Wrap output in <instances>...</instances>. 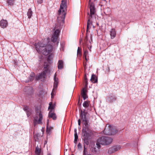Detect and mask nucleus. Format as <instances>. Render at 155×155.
<instances>
[{
  "instance_id": "obj_1",
  "label": "nucleus",
  "mask_w": 155,
  "mask_h": 155,
  "mask_svg": "<svg viewBox=\"0 0 155 155\" xmlns=\"http://www.w3.org/2000/svg\"><path fill=\"white\" fill-rule=\"evenodd\" d=\"M35 46L38 52L41 51L45 55L50 54L53 50L52 46L48 43L45 44L43 42H38L35 43Z\"/></svg>"
},
{
  "instance_id": "obj_2",
  "label": "nucleus",
  "mask_w": 155,
  "mask_h": 155,
  "mask_svg": "<svg viewBox=\"0 0 155 155\" xmlns=\"http://www.w3.org/2000/svg\"><path fill=\"white\" fill-rule=\"evenodd\" d=\"M67 3L65 0L61 1L60 8L58 11V16L57 17L58 24L60 25H63L64 23V20L66 14L65 11L67 10Z\"/></svg>"
},
{
  "instance_id": "obj_3",
  "label": "nucleus",
  "mask_w": 155,
  "mask_h": 155,
  "mask_svg": "<svg viewBox=\"0 0 155 155\" xmlns=\"http://www.w3.org/2000/svg\"><path fill=\"white\" fill-rule=\"evenodd\" d=\"M89 5L90 10V15H89L87 22V32L88 31L89 26L90 24L93 25V28L95 27L93 24L94 22L95 23L96 22V25H97L95 16L96 10L95 5L94 3L91 2V0H89Z\"/></svg>"
},
{
  "instance_id": "obj_4",
  "label": "nucleus",
  "mask_w": 155,
  "mask_h": 155,
  "mask_svg": "<svg viewBox=\"0 0 155 155\" xmlns=\"http://www.w3.org/2000/svg\"><path fill=\"white\" fill-rule=\"evenodd\" d=\"M112 139L108 137L103 136L97 139V148L99 149L101 147L100 144L103 145H109L111 143Z\"/></svg>"
},
{
  "instance_id": "obj_5",
  "label": "nucleus",
  "mask_w": 155,
  "mask_h": 155,
  "mask_svg": "<svg viewBox=\"0 0 155 155\" xmlns=\"http://www.w3.org/2000/svg\"><path fill=\"white\" fill-rule=\"evenodd\" d=\"M117 130L114 127L107 124L104 130V134L106 135H113L116 134L117 132Z\"/></svg>"
},
{
  "instance_id": "obj_6",
  "label": "nucleus",
  "mask_w": 155,
  "mask_h": 155,
  "mask_svg": "<svg viewBox=\"0 0 155 155\" xmlns=\"http://www.w3.org/2000/svg\"><path fill=\"white\" fill-rule=\"evenodd\" d=\"M38 109H37V110H35V112L37 115H39V118L38 120V117L37 116H35L34 117L33 125L34 127H35L37 124H42V120L43 118L41 110L38 111Z\"/></svg>"
},
{
  "instance_id": "obj_7",
  "label": "nucleus",
  "mask_w": 155,
  "mask_h": 155,
  "mask_svg": "<svg viewBox=\"0 0 155 155\" xmlns=\"http://www.w3.org/2000/svg\"><path fill=\"white\" fill-rule=\"evenodd\" d=\"M90 132L88 126H83L82 132V135L85 136L87 135H89V132Z\"/></svg>"
},
{
  "instance_id": "obj_8",
  "label": "nucleus",
  "mask_w": 155,
  "mask_h": 155,
  "mask_svg": "<svg viewBox=\"0 0 155 155\" xmlns=\"http://www.w3.org/2000/svg\"><path fill=\"white\" fill-rule=\"evenodd\" d=\"M120 149V145H117L116 146H114L113 147L110 149L108 151V153L110 154L111 153H113Z\"/></svg>"
},
{
  "instance_id": "obj_9",
  "label": "nucleus",
  "mask_w": 155,
  "mask_h": 155,
  "mask_svg": "<svg viewBox=\"0 0 155 155\" xmlns=\"http://www.w3.org/2000/svg\"><path fill=\"white\" fill-rule=\"evenodd\" d=\"M48 117L49 118H52L54 120L57 119V116L54 112H53L51 110H50L49 114Z\"/></svg>"
},
{
  "instance_id": "obj_10",
  "label": "nucleus",
  "mask_w": 155,
  "mask_h": 155,
  "mask_svg": "<svg viewBox=\"0 0 155 155\" xmlns=\"http://www.w3.org/2000/svg\"><path fill=\"white\" fill-rule=\"evenodd\" d=\"M91 152L93 153H96L97 151V150L95 143L94 142H92L91 143Z\"/></svg>"
},
{
  "instance_id": "obj_11",
  "label": "nucleus",
  "mask_w": 155,
  "mask_h": 155,
  "mask_svg": "<svg viewBox=\"0 0 155 155\" xmlns=\"http://www.w3.org/2000/svg\"><path fill=\"white\" fill-rule=\"evenodd\" d=\"M8 25V22L6 20H2L0 21V26L2 28H4Z\"/></svg>"
},
{
  "instance_id": "obj_12",
  "label": "nucleus",
  "mask_w": 155,
  "mask_h": 155,
  "mask_svg": "<svg viewBox=\"0 0 155 155\" xmlns=\"http://www.w3.org/2000/svg\"><path fill=\"white\" fill-rule=\"evenodd\" d=\"M89 135H87L85 136H83L84 137L83 140L84 141V144L88 145L89 144Z\"/></svg>"
},
{
  "instance_id": "obj_13",
  "label": "nucleus",
  "mask_w": 155,
  "mask_h": 155,
  "mask_svg": "<svg viewBox=\"0 0 155 155\" xmlns=\"http://www.w3.org/2000/svg\"><path fill=\"white\" fill-rule=\"evenodd\" d=\"M46 76L42 72L39 75L37 76H35V80L36 81H38L42 78H45L46 77Z\"/></svg>"
},
{
  "instance_id": "obj_14",
  "label": "nucleus",
  "mask_w": 155,
  "mask_h": 155,
  "mask_svg": "<svg viewBox=\"0 0 155 155\" xmlns=\"http://www.w3.org/2000/svg\"><path fill=\"white\" fill-rule=\"evenodd\" d=\"M35 77V74L34 72H32L30 76L29 77L28 80L27 81L25 82H28L29 81H32L34 79Z\"/></svg>"
},
{
  "instance_id": "obj_15",
  "label": "nucleus",
  "mask_w": 155,
  "mask_h": 155,
  "mask_svg": "<svg viewBox=\"0 0 155 155\" xmlns=\"http://www.w3.org/2000/svg\"><path fill=\"white\" fill-rule=\"evenodd\" d=\"M80 116L81 118L83 120L84 119H87L86 118V113L84 111H83L82 110H80Z\"/></svg>"
},
{
  "instance_id": "obj_16",
  "label": "nucleus",
  "mask_w": 155,
  "mask_h": 155,
  "mask_svg": "<svg viewBox=\"0 0 155 155\" xmlns=\"http://www.w3.org/2000/svg\"><path fill=\"white\" fill-rule=\"evenodd\" d=\"M49 120H47V121L46 124V131L47 133L50 134L51 130L53 129V127H48Z\"/></svg>"
},
{
  "instance_id": "obj_17",
  "label": "nucleus",
  "mask_w": 155,
  "mask_h": 155,
  "mask_svg": "<svg viewBox=\"0 0 155 155\" xmlns=\"http://www.w3.org/2000/svg\"><path fill=\"white\" fill-rule=\"evenodd\" d=\"M64 67L63 61L61 60H59L58 63V68L59 69H62Z\"/></svg>"
},
{
  "instance_id": "obj_18",
  "label": "nucleus",
  "mask_w": 155,
  "mask_h": 155,
  "mask_svg": "<svg viewBox=\"0 0 155 155\" xmlns=\"http://www.w3.org/2000/svg\"><path fill=\"white\" fill-rule=\"evenodd\" d=\"M110 35L111 36V39H113L115 37L116 35V32L115 30L114 29H112L110 32Z\"/></svg>"
},
{
  "instance_id": "obj_19",
  "label": "nucleus",
  "mask_w": 155,
  "mask_h": 155,
  "mask_svg": "<svg viewBox=\"0 0 155 155\" xmlns=\"http://www.w3.org/2000/svg\"><path fill=\"white\" fill-rule=\"evenodd\" d=\"M91 81L93 83L97 82V76L95 74H93L91 75Z\"/></svg>"
},
{
  "instance_id": "obj_20",
  "label": "nucleus",
  "mask_w": 155,
  "mask_h": 155,
  "mask_svg": "<svg viewBox=\"0 0 155 155\" xmlns=\"http://www.w3.org/2000/svg\"><path fill=\"white\" fill-rule=\"evenodd\" d=\"M32 14L33 12L31 10V8H29L27 13L28 18L29 19H30L31 18Z\"/></svg>"
},
{
  "instance_id": "obj_21",
  "label": "nucleus",
  "mask_w": 155,
  "mask_h": 155,
  "mask_svg": "<svg viewBox=\"0 0 155 155\" xmlns=\"http://www.w3.org/2000/svg\"><path fill=\"white\" fill-rule=\"evenodd\" d=\"M87 54L88 51L87 50H85L84 48V58L86 61H87Z\"/></svg>"
},
{
  "instance_id": "obj_22",
  "label": "nucleus",
  "mask_w": 155,
  "mask_h": 155,
  "mask_svg": "<svg viewBox=\"0 0 155 155\" xmlns=\"http://www.w3.org/2000/svg\"><path fill=\"white\" fill-rule=\"evenodd\" d=\"M58 38L57 36L53 35L51 38V41L54 43L56 42Z\"/></svg>"
},
{
  "instance_id": "obj_23",
  "label": "nucleus",
  "mask_w": 155,
  "mask_h": 155,
  "mask_svg": "<svg viewBox=\"0 0 155 155\" xmlns=\"http://www.w3.org/2000/svg\"><path fill=\"white\" fill-rule=\"evenodd\" d=\"M35 153L37 155H40L41 153V150L38 147L36 148Z\"/></svg>"
},
{
  "instance_id": "obj_24",
  "label": "nucleus",
  "mask_w": 155,
  "mask_h": 155,
  "mask_svg": "<svg viewBox=\"0 0 155 155\" xmlns=\"http://www.w3.org/2000/svg\"><path fill=\"white\" fill-rule=\"evenodd\" d=\"M15 0H7V2L8 5H13L14 4V2Z\"/></svg>"
},
{
  "instance_id": "obj_25",
  "label": "nucleus",
  "mask_w": 155,
  "mask_h": 155,
  "mask_svg": "<svg viewBox=\"0 0 155 155\" xmlns=\"http://www.w3.org/2000/svg\"><path fill=\"white\" fill-rule=\"evenodd\" d=\"M110 12L111 10L110 8H107L105 9L104 12L106 15H108L110 13Z\"/></svg>"
},
{
  "instance_id": "obj_26",
  "label": "nucleus",
  "mask_w": 155,
  "mask_h": 155,
  "mask_svg": "<svg viewBox=\"0 0 155 155\" xmlns=\"http://www.w3.org/2000/svg\"><path fill=\"white\" fill-rule=\"evenodd\" d=\"M49 106L48 107V109H51L50 110H51L52 111V110L54 108V105L53 104L52 102H51L49 103Z\"/></svg>"
},
{
  "instance_id": "obj_27",
  "label": "nucleus",
  "mask_w": 155,
  "mask_h": 155,
  "mask_svg": "<svg viewBox=\"0 0 155 155\" xmlns=\"http://www.w3.org/2000/svg\"><path fill=\"white\" fill-rule=\"evenodd\" d=\"M86 44L87 45V48H88L91 51V42L90 41H88L87 40L86 41Z\"/></svg>"
},
{
  "instance_id": "obj_28",
  "label": "nucleus",
  "mask_w": 155,
  "mask_h": 155,
  "mask_svg": "<svg viewBox=\"0 0 155 155\" xmlns=\"http://www.w3.org/2000/svg\"><path fill=\"white\" fill-rule=\"evenodd\" d=\"M116 99L115 97L113 95L110 96L109 99V100L110 102H113V101L116 100Z\"/></svg>"
},
{
  "instance_id": "obj_29",
  "label": "nucleus",
  "mask_w": 155,
  "mask_h": 155,
  "mask_svg": "<svg viewBox=\"0 0 155 155\" xmlns=\"http://www.w3.org/2000/svg\"><path fill=\"white\" fill-rule=\"evenodd\" d=\"M60 32V30L58 29H57L55 31L53 35L58 37L59 35V33Z\"/></svg>"
},
{
  "instance_id": "obj_30",
  "label": "nucleus",
  "mask_w": 155,
  "mask_h": 155,
  "mask_svg": "<svg viewBox=\"0 0 155 155\" xmlns=\"http://www.w3.org/2000/svg\"><path fill=\"white\" fill-rule=\"evenodd\" d=\"M83 106L85 107H87L89 106L88 103L87 101H85L83 103Z\"/></svg>"
},
{
  "instance_id": "obj_31",
  "label": "nucleus",
  "mask_w": 155,
  "mask_h": 155,
  "mask_svg": "<svg viewBox=\"0 0 155 155\" xmlns=\"http://www.w3.org/2000/svg\"><path fill=\"white\" fill-rule=\"evenodd\" d=\"M81 49L79 47L78 48L77 50V55L79 56H81Z\"/></svg>"
},
{
  "instance_id": "obj_32",
  "label": "nucleus",
  "mask_w": 155,
  "mask_h": 155,
  "mask_svg": "<svg viewBox=\"0 0 155 155\" xmlns=\"http://www.w3.org/2000/svg\"><path fill=\"white\" fill-rule=\"evenodd\" d=\"M83 122L84 126H88V121L87 119H84V120H83Z\"/></svg>"
},
{
  "instance_id": "obj_33",
  "label": "nucleus",
  "mask_w": 155,
  "mask_h": 155,
  "mask_svg": "<svg viewBox=\"0 0 155 155\" xmlns=\"http://www.w3.org/2000/svg\"><path fill=\"white\" fill-rule=\"evenodd\" d=\"M49 64L45 62V64H44V68H49Z\"/></svg>"
},
{
  "instance_id": "obj_34",
  "label": "nucleus",
  "mask_w": 155,
  "mask_h": 155,
  "mask_svg": "<svg viewBox=\"0 0 155 155\" xmlns=\"http://www.w3.org/2000/svg\"><path fill=\"white\" fill-rule=\"evenodd\" d=\"M77 147H78V149L79 150H82V146L81 144V143H78V144L77 146Z\"/></svg>"
},
{
  "instance_id": "obj_35",
  "label": "nucleus",
  "mask_w": 155,
  "mask_h": 155,
  "mask_svg": "<svg viewBox=\"0 0 155 155\" xmlns=\"http://www.w3.org/2000/svg\"><path fill=\"white\" fill-rule=\"evenodd\" d=\"M49 68H44V71L42 72L44 73L46 76V73L48 72Z\"/></svg>"
},
{
  "instance_id": "obj_36",
  "label": "nucleus",
  "mask_w": 155,
  "mask_h": 155,
  "mask_svg": "<svg viewBox=\"0 0 155 155\" xmlns=\"http://www.w3.org/2000/svg\"><path fill=\"white\" fill-rule=\"evenodd\" d=\"M58 82L56 81V82H54V88L53 89V91L54 90V89L58 87Z\"/></svg>"
},
{
  "instance_id": "obj_37",
  "label": "nucleus",
  "mask_w": 155,
  "mask_h": 155,
  "mask_svg": "<svg viewBox=\"0 0 155 155\" xmlns=\"http://www.w3.org/2000/svg\"><path fill=\"white\" fill-rule=\"evenodd\" d=\"M29 107L26 105L23 108L24 110L26 112L29 110Z\"/></svg>"
},
{
  "instance_id": "obj_38",
  "label": "nucleus",
  "mask_w": 155,
  "mask_h": 155,
  "mask_svg": "<svg viewBox=\"0 0 155 155\" xmlns=\"http://www.w3.org/2000/svg\"><path fill=\"white\" fill-rule=\"evenodd\" d=\"M35 137L37 139L39 140V137H41L39 133H37L35 135Z\"/></svg>"
},
{
  "instance_id": "obj_39",
  "label": "nucleus",
  "mask_w": 155,
  "mask_h": 155,
  "mask_svg": "<svg viewBox=\"0 0 155 155\" xmlns=\"http://www.w3.org/2000/svg\"><path fill=\"white\" fill-rule=\"evenodd\" d=\"M82 96L83 97L84 100H85L87 97V96L86 94H82Z\"/></svg>"
},
{
  "instance_id": "obj_40",
  "label": "nucleus",
  "mask_w": 155,
  "mask_h": 155,
  "mask_svg": "<svg viewBox=\"0 0 155 155\" xmlns=\"http://www.w3.org/2000/svg\"><path fill=\"white\" fill-rule=\"evenodd\" d=\"M84 83L85 84V87H84L86 89L87 87V85L88 84V83L87 82V81H84Z\"/></svg>"
},
{
  "instance_id": "obj_41",
  "label": "nucleus",
  "mask_w": 155,
  "mask_h": 155,
  "mask_svg": "<svg viewBox=\"0 0 155 155\" xmlns=\"http://www.w3.org/2000/svg\"><path fill=\"white\" fill-rule=\"evenodd\" d=\"M74 140L75 141L76 140H78V134H74Z\"/></svg>"
},
{
  "instance_id": "obj_42",
  "label": "nucleus",
  "mask_w": 155,
  "mask_h": 155,
  "mask_svg": "<svg viewBox=\"0 0 155 155\" xmlns=\"http://www.w3.org/2000/svg\"><path fill=\"white\" fill-rule=\"evenodd\" d=\"M86 89L84 87L82 90V94H86Z\"/></svg>"
},
{
  "instance_id": "obj_43",
  "label": "nucleus",
  "mask_w": 155,
  "mask_h": 155,
  "mask_svg": "<svg viewBox=\"0 0 155 155\" xmlns=\"http://www.w3.org/2000/svg\"><path fill=\"white\" fill-rule=\"evenodd\" d=\"M26 112V114H27V115L28 117H29V116H30L31 115V113L30 112L29 110L27 111Z\"/></svg>"
},
{
  "instance_id": "obj_44",
  "label": "nucleus",
  "mask_w": 155,
  "mask_h": 155,
  "mask_svg": "<svg viewBox=\"0 0 155 155\" xmlns=\"http://www.w3.org/2000/svg\"><path fill=\"white\" fill-rule=\"evenodd\" d=\"M84 151H83V152H87V148L86 147H85V145L84 144Z\"/></svg>"
},
{
  "instance_id": "obj_45",
  "label": "nucleus",
  "mask_w": 155,
  "mask_h": 155,
  "mask_svg": "<svg viewBox=\"0 0 155 155\" xmlns=\"http://www.w3.org/2000/svg\"><path fill=\"white\" fill-rule=\"evenodd\" d=\"M51 55H49L48 56V57L47 58V61H49L51 60Z\"/></svg>"
},
{
  "instance_id": "obj_46",
  "label": "nucleus",
  "mask_w": 155,
  "mask_h": 155,
  "mask_svg": "<svg viewBox=\"0 0 155 155\" xmlns=\"http://www.w3.org/2000/svg\"><path fill=\"white\" fill-rule=\"evenodd\" d=\"M37 2L38 4H41L43 2V0H37Z\"/></svg>"
},
{
  "instance_id": "obj_47",
  "label": "nucleus",
  "mask_w": 155,
  "mask_h": 155,
  "mask_svg": "<svg viewBox=\"0 0 155 155\" xmlns=\"http://www.w3.org/2000/svg\"><path fill=\"white\" fill-rule=\"evenodd\" d=\"M87 81V78L86 75L85 74L84 76V81Z\"/></svg>"
},
{
  "instance_id": "obj_48",
  "label": "nucleus",
  "mask_w": 155,
  "mask_h": 155,
  "mask_svg": "<svg viewBox=\"0 0 155 155\" xmlns=\"http://www.w3.org/2000/svg\"><path fill=\"white\" fill-rule=\"evenodd\" d=\"M54 82H56V81L58 82V78H54Z\"/></svg>"
},
{
  "instance_id": "obj_49",
  "label": "nucleus",
  "mask_w": 155,
  "mask_h": 155,
  "mask_svg": "<svg viewBox=\"0 0 155 155\" xmlns=\"http://www.w3.org/2000/svg\"><path fill=\"white\" fill-rule=\"evenodd\" d=\"M88 151L87 152H83V155H88Z\"/></svg>"
},
{
  "instance_id": "obj_50",
  "label": "nucleus",
  "mask_w": 155,
  "mask_h": 155,
  "mask_svg": "<svg viewBox=\"0 0 155 155\" xmlns=\"http://www.w3.org/2000/svg\"><path fill=\"white\" fill-rule=\"evenodd\" d=\"M43 56H40L39 57V61H41L42 59L43 58Z\"/></svg>"
},
{
  "instance_id": "obj_51",
  "label": "nucleus",
  "mask_w": 155,
  "mask_h": 155,
  "mask_svg": "<svg viewBox=\"0 0 155 155\" xmlns=\"http://www.w3.org/2000/svg\"><path fill=\"white\" fill-rule=\"evenodd\" d=\"M77 141H78V140H76V141H75V140H74V143H75V146H76V144L77 143Z\"/></svg>"
},
{
  "instance_id": "obj_52",
  "label": "nucleus",
  "mask_w": 155,
  "mask_h": 155,
  "mask_svg": "<svg viewBox=\"0 0 155 155\" xmlns=\"http://www.w3.org/2000/svg\"><path fill=\"white\" fill-rule=\"evenodd\" d=\"M74 134H77V130L76 129H75L74 130Z\"/></svg>"
},
{
  "instance_id": "obj_53",
  "label": "nucleus",
  "mask_w": 155,
  "mask_h": 155,
  "mask_svg": "<svg viewBox=\"0 0 155 155\" xmlns=\"http://www.w3.org/2000/svg\"><path fill=\"white\" fill-rule=\"evenodd\" d=\"M78 123H81V121L80 119H78Z\"/></svg>"
},
{
  "instance_id": "obj_54",
  "label": "nucleus",
  "mask_w": 155,
  "mask_h": 155,
  "mask_svg": "<svg viewBox=\"0 0 155 155\" xmlns=\"http://www.w3.org/2000/svg\"><path fill=\"white\" fill-rule=\"evenodd\" d=\"M56 76H57V74H56V73H55L54 75V78H56Z\"/></svg>"
},
{
  "instance_id": "obj_55",
  "label": "nucleus",
  "mask_w": 155,
  "mask_h": 155,
  "mask_svg": "<svg viewBox=\"0 0 155 155\" xmlns=\"http://www.w3.org/2000/svg\"><path fill=\"white\" fill-rule=\"evenodd\" d=\"M79 126L80 127V129L81 128V123H78Z\"/></svg>"
},
{
  "instance_id": "obj_56",
  "label": "nucleus",
  "mask_w": 155,
  "mask_h": 155,
  "mask_svg": "<svg viewBox=\"0 0 155 155\" xmlns=\"http://www.w3.org/2000/svg\"><path fill=\"white\" fill-rule=\"evenodd\" d=\"M90 38H91V41H92V35H91L90 36Z\"/></svg>"
},
{
  "instance_id": "obj_57",
  "label": "nucleus",
  "mask_w": 155,
  "mask_h": 155,
  "mask_svg": "<svg viewBox=\"0 0 155 155\" xmlns=\"http://www.w3.org/2000/svg\"><path fill=\"white\" fill-rule=\"evenodd\" d=\"M47 155H51V153H48V154Z\"/></svg>"
},
{
  "instance_id": "obj_58",
  "label": "nucleus",
  "mask_w": 155,
  "mask_h": 155,
  "mask_svg": "<svg viewBox=\"0 0 155 155\" xmlns=\"http://www.w3.org/2000/svg\"><path fill=\"white\" fill-rule=\"evenodd\" d=\"M51 97H52V92L51 93Z\"/></svg>"
},
{
  "instance_id": "obj_59",
  "label": "nucleus",
  "mask_w": 155,
  "mask_h": 155,
  "mask_svg": "<svg viewBox=\"0 0 155 155\" xmlns=\"http://www.w3.org/2000/svg\"><path fill=\"white\" fill-rule=\"evenodd\" d=\"M86 39H87V36H86V37L85 38V39L86 40Z\"/></svg>"
},
{
  "instance_id": "obj_60",
  "label": "nucleus",
  "mask_w": 155,
  "mask_h": 155,
  "mask_svg": "<svg viewBox=\"0 0 155 155\" xmlns=\"http://www.w3.org/2000/svg\"><path fill=\"white\" fill-rule=\"evenodd\" d=\"M78 128H79V129L80 128V126H79Z\"/></svg>"
},
{
  "instance_id": "obj_61",
  "label": "nucleus",
  "mask_w": 155,
  "mask_h": 155,
  "mask_svg": "<svg viewBox=\"0 0 155 155\" xmlns=\"http://www.w3.org/2000/svg\"><path fill=\"white\" fill-rule=\"evenodd\" d=\"M85 66H86V65H85V64H84V67H85Z\"/></svg>"
},
{
  "instance_id": "obj_62",
  "label": "nucleus",
  "mask_w": 155,
  "mask_h": 155,
  "mask_svg": "<svg viewBox=\"0 0 155 155\" xmlns=\"http://www.w3.org/2000/svg\"><path fill=\"white\" fill-rule=\"evenodd\" d=\"M96 145H97V142L96 143Z\"/></svg>"
},
{
  "instance_id": "obj_63",
  "label": "nucleus",
  "mask_w": 155,
  "mask_h": 155,
  "mask_svg": "<svg viewBox=\"0 0 155 155\" xmlns=\"http://www.w3.org/2000/svg\"><path fill=\"white\" fill-rule=\"evenodd\" d=\"M74 155V154H72V155Z\"/></svg>"
},
{
  "instance_id": "obj_64",
  "label": "nucleus",
  "mask_w": 155,
  "mask_h": 155,
  "mask_svg": "<svg viewBox=\"0 0 155 155\" xmlns=\"http://www.w3.org/2000/svg\"><path fill=\"white\" fill-rule=\"evenodd\" d=\"M88 14L89 15V12L88 13Z\"/></svg>"
}]
</instances>
